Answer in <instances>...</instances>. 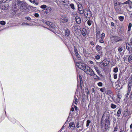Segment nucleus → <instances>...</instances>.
Here are the masks:
<instances>
[{
  "mask_svg": "<svg viewBox=\"0 0 132 132\" xmlns=\"http://www.w3.org/2000/svg\"><path fill=\"white\" fill-rule=\"evenodd\" d=\"M101 128L104 127V129L102 130H103L104 132L108 131L109 130L110 126V122L109 120V118H106L104 120V122H102L101 120Z\"/></svg>",
  "mask_w": 132,
  "mask_h": 132,
  "instance_id": "obj_1",
  "label": "nucleus"
},
{
  "mask_svg": "<svg viewBox=\"0 0 132 132\" xmlns=\"http://www.w3.org/2000/svg\"><path fill=\"white\" fill-rule=\"evenodd\" d=\"M16 3L18 5L20 6L19 8L21 11L24 12H28L29 11V9L27 7L26 4L24 2L17 1Z\"/></svg>",
  "mask_w": 132,
  "mask_h": 132,
  "instance_id": "obj_2",
  "label": "nucleus"
},
{
  "mask_svg": "<svg viewBox=\"0 0 132 132\" xmlns=\"http://www.w3.org/2000/svg\"><path fill=\"white\" fill-rule=\"evenodd\" d=\"M132 80L129 79L128 80V85H127V93L124 96L126 99L127 98L129 94L131 92V89Z\"/></svg>",
  "mask_w": 132,
  "mask_h": 132,
  "instance_id": "obj_3",
  "label": "nucleus"
},
{
  "mask_svg": "<svg viewBox=\"0 0 132 132\" xmlns=\"http://www.w3.org/2000/svg\"><path fill=\"white\" fill-rule=\"evenodd\" d=\"M19 8V5H18L17 3V4L16 3H14L12 5V9L14 12V13H12V14H13L12 17L13 16L16 14V12L18 10V8Z\"/></svg>",
  "mask_w": 132,
  "mask_h": 132,
  "instance_id": "obj_4",
  "label": "nucleus"
},
{
  "mask_svg": "<svg viewBox=\"0 0 132 132\" xmlns=\"http://www.w3.org/2000/svg\"><path fill=\"white\" fill-rule=\"evenodd\" d=\"M109 63V61L106 59L103 60L100 64V67L102 69H104L105 67L108 65Z\"/></svg>",
  "mask_w": 132,
  "mask_h": 132,
  "instance_id": "obj_5",
  "label": "nucleus"
},
{
  "mask_svg": "<svg viewBox=\"0 0 132 132\" xmlns=\"http://www.w3.org/2000/svg\"><path fill=\"white\" fill-rule=\"evenodd\" d=\"M76 63L77 67L84 71L87 69V65L84 63H79L77 62H76Z\"/></svg>",
  "mask_w": 132,
  "mask_h": 132,
  "instance_id": "obj_6",
  "label": "nucleus"
},
{
  "mask_svg": "<svg viewBox=\"0 0 132 132\" xmlns=\"http://www.w3.org/2000/svg\"><path fill=\"white\" fill-rule=\"evenodd\" d=\"M111 40L114 43L118 42L122 40V38L117 36H112L111 37Z\"/></svg>",
  "mask_w": 132,
  "mask_h": 132,
  "instance_id": "obj_7",
  "label": "nucleus"
},
{
  "mask_svg": "<svg viewBox=\"0 0 132 132\" xmlns=\"http://www.w3.org/2000/svg\"><path fill=\"white\" fill-rule=\"evenodd\" d=\"M84 71L87 74L90 75H92L94 72L93 70L91 68L88 66H87V69L85 70Z\"/></svg>",
  "mask_w": 132,
  "mask_h": 132,
  "instance_id": "obj_8",
  "label": "nucleus"
},
{
  "mask_svg": "<svg viewBox=\"0 0 132 132\" xmlns=\"http://www.w3.org/2000/svg\"><path fill=\"white\" fill-rule=\"evenodd\" d=\"M85 16L87 18H89L92 16L90 11L88 10H85L84 11Z\"/></svg>",
  "mask_w": 132,
  "mask_h": 132,
  "instance_id": "obj_9",
  "label": "nucleus"
},
{
  "mask_svg": "<svg viewBox=\"0 0 132 132\" xmlns=\"http://www.w3.org/2000/svg\"><path fill=\"white\" fill-rule=\"evenodd\" d=\"M73 28L76 33L79 34L81 31V28L79 25H75V26H73Z\"/></svg>",
  "mask_w": 132,
  "mask_h": 132,
  "instance_id": "obj_10",
  "label": "nucleus"
},
{
  "mask_svg": "<svg viewBox=\"0 0 132 132\" xmlns=\"http://www.w3.org/2000/svg\"><path fill=\"white\" fill-rule=\"evenodd\" d=\"M95 48L96 51H97L98 54L100 55H102V47L101 46L97 45L96 46Z\"/></svg>",
  "mask_w": 132,
  "mask_h": 132,
  "instance_id": "obj_11",
  "label": "nucleus"
},
{
  "mask_svg": "<svg viewBox=\"0 0 132 132\" xmlns=\"http://www.w3.org/2000/svg\"><path fill=\"white\" fill-rule=\"evenodd\" d=\"M78 6L79 12L81 14H82L84 13V9L82 5L79 4L78 5Z\"/></svg>",
  "mask_w": 132,
  "mask_h": 132,
  "instance_id": "obj_12",
  "label": "nucleus"
},
{
  "mask_svg": "<svg viewBox=\"0 0 132 132\" xmlns=\"http://www.w3.org/2000/svg\"><path fill=\"white\" fill-rule=\"evenodd\" d=\"M80 120H78L76 121V127L77 128H79L80 127H82L83 126V123L82 122H81L80 123Z\"/></svg>",
  "mask_w": 132,
  "mask_h": 132,
  "instance_id": "obj_13",
  "label": "nucleus"
},
{
  "mask_svg": "<svg viewBox=\"0 0 132 132\" xmlns=\"http://www.w3.org/2000/svg\"><path fill=\"white\" fill-rule=\"evenodd\" d=\"M101 30L98 28H96V38L99 39L100 32Z\"/></svg>",
  "mask_w": 132,
  "mask_h": 132,
  "instance_id": "obj_14",
  "label": "nucleus"
},
{
  "mask_svg": "<svg viewBox=\"0 0 132 132\" xmlns=\"http://www.w3.org/2000/svg\"><path fill=\"white\" fill-rule=\"evenodd\" d=\"M61 21L63 22H65L68 21V17L66 16H62L61 18Z\"/></svg>",
  "mask_w": 132,
  "mask_h": 132,
  "instance_id": "obj_15",
  "label": "nucleus"
},
{
  "mask_svg": "<svg viewBox=\"0 0 132 132\" xmlns=\"http://www.w3.org/2000/svg\"><path fill=\"white\" fill-rule=\"evenodd\" d=\"M130 114V112L128 110V109H127L125 110V111H124L123 116L124 117L128 116Z\"/></svg>",
  "mask_w": 132,
  "mask_h": 132,
  "instance_id": "obj_16",
  "label": "nucleus"
},
{
  "mask_svg": "<svg viewBox=\"0 0 132 132\" xmlns=\"http://www.w3.org/2000/svg\"><path fill=\"white\" fill-rule=\"evenodd\" d=\"M52 10V8L50 6H47L45 9V11H44L45 13L47 14L50 12Z\"/></svg>",
  "mask_w": 132,
  "mask_h": 132,
  "instance_id": "obj_17",
  "label": "nucleus"
},
{
  "mask_svg": "<svg viewBox=\"0 0 132 132\" xmlns=\"http://www.w3.org/2000/svg\"><path fill=\"white\" fill-rule=\"evenodd\" d=\"M69 127L71 128L72 130H73L76 127L73 122H71L70 123L69 126Z\"/></svg>",
  "mask_w": 132,
  "mask_h": 132,
  "instance_id": "obj_18",
  "label": "nucleus"
},
{
  "mask_svg": "<svg viewBox=\"0 0 132 132\" xmlns=\"http://www.w3.org/2000/svg\"><path fill=\"white\" fill-rule=\"evenodd\" d=\"M131 47L130 44L128 43H127L126 44V48L129 51V53H132V50H129L130 48Z\"/></svg>",
  "mask_w": 132,
  "mask_h": 132,
  "instance_id": "obj_19",
  "label": "nucleus"
},
{
  "mask_svg": "<svg viewBox=\"0 0 132 132\" xmlns=\"http://www.w3.org/2000/svg\"><path fill=\"white\" fill-rule=\"evenodd\" d=\"M47 27H45L44 26H43V27L50 30H52V29H53L55 27V25H47Z\"/></svg>",
  "mask_w": 132,
  "mask_h": 132,
  "instance_id": "obj_20",
  "label": "nucleus"
},
{
  "mask_svg": "<svg viewBox=\"0 0 132 132\" xmlns=\"http://www.w3.org/2000/svg\"><path fill=\"white\" fill-rule=\"evenodd\" d=\"M65 36L67 37H68L70 34V30L68 29H67L65 31Z\"/></svg>",
  "mask_w": 132,
  "mask_h": 132,
  "instance_id": "obj_21",
  "label": "nucleus"
},
{
  "mask_svg": "<svg viewBox=\"0 0 132 132\" xmlns=\"http://www.w3.org/2000/svg\"><path fill=\"white\" fill-rule=\"evenodd\" d=\"M81 32L82 36H85L87 34V30L83 28L82 29Z\"/></svg>",
  "mask_w": 132,
  "mask_h": 132,
  "instance_id": "obj_22",
  "label": "nucleus"
},
{
  "mask_svg": "<svg viewBox=\"0 0 132 132\" xmlns=\"http://www.w3.org/2000/svg\"><path fill=\"white\" fill-rule=\"evenodd\" d=\"M79 81L80 86H82V77L80 75L79 76V79H78V83H79Z\"/></svg>",
  "mask_w": 132,
  "mask_h": 132,
  "instance_id": "obj_23",
  "label": "nucleus"
},
{
  "mask_svg": "<svg viewBox=\"0 0 132 132\" xmlns=\"http://www.w3.org/2000/svg\"><path fill=\"white\" fill-rule=\"evenodd\" d=\"M75 20L77 23L78 24H79L81 22L80 18L78 16H76L75 17Z\"/></svg>",
  "mask_w": 132,
  "mask_h": 132,
  "instance_id": "obj_24",
  "label": "nucleus"
},
{
  "mask_svg": "<svg viewBox=\"0 0 132 132\" xmlns=\"http://www.w3.org/2000/svg\"><path fill=\"white\" fill-rule=\"evenodd\" d=\"M132 2L131 1L129 0H128L123 3H122V5H125L126 4H128L129 5H130L132 4Z\"/></svg>",
  "mask_w": 132,
  "mask_h": 132,
  "instance_id": "obj_25",
  "label": "nucleus"
},
{
  "mask_svg": "<svg viewBox=\"0 0 132 132\" xmlns=\"http://www.w3.org/2000/svg\"><path fill=\"white\" fill-rule=\"evenodd\" d=\"M91 76H93L94 77V79H95L96 80H99L100 79V77H99L97 75H96L95 73H94V74H93V75H90Z\"/></svg>",
  "mask_w": 132,
  "mask_h": 132,
  "instance_id": "obj_26",
  "label": "nucleus"
},
{
  "mask_svg": "<svg viewBox=\"0 0 132 132\" xmlns=\"http://www.w3.org/2000/svg\"><path fill=\"white\" fill-rule=\"evenodd\" d=\"M107 94L110 96V97H112L113 95V92L111 90H109L107 91Z\"/></svg>",
  "mask_w": 132,
  "mask_h": 132,
  "instance_id": "obj_27",
  "label": "nucleus"
},
{
  "mask_svg": "<svg viewBox=\"0 0 132 132\" xmlns=\"http://www.w3.org/2000/svg\"><path fill=\"white\" fill-rule=\"evenodd\" d=\"M115 9L116 10V11L117 13H120L121 12V9L119 7H115Z\"/></svg>",
  "mask_w": 132,
  "mask_h": 132,
  "instance_id": "obj_28",
  "label": "nucleus"
},
{
  "mask_svg": "<svg viewBox=\"0 0 132 132\" xmlns=\"http://www.w3.org/2000/svg\"><path fill=\"white\" fill-rule=\"evenodd\" d=\"M121 109L119 108L117 112V116L118 117H119L120 116L121 113Z\"/></svg>",
  "mask_w": 132,
  "mask_h": 132,
  "instance_id": "obj_29",
  "label": "nucleus"
},
{
  "mask_svg": "<svg viewBox=\"0 0 132 132\" xmlns=\"http://www.w3.org/2000/svg\"><path fill=\"white\" fill-rule=\"evenodd\" d=\"M122 4V3L121 2H117L114 3V8L115 7H119V6L120 5Z\"/></svg>",
  "mask_w": 132,
  "mask_h": 132,
  "instance_id": "obj_30",
  "label": "nucleus"
},
{
  "mask_svg": "<svg viewBox=\"0 0 132 132\" xmlns=\"http://www.w3.org/2000/svg\"><path fill=\"white\" fill-rule=\"evenodd\" d=\"M94 68L96 71L97 73L98 74H100V72H101L100 71H99V70L98 69V68L95 65L94 66Z\"/></svg>",
  "mask_w": 132,
  "mask_h": 132,
  "instance_id": "obj_31",
  "label": "nucleus"
},
{
  "mask_svg": "<svg viewBox=\"0 0 132 132\" xmlns=\"http://www.w3.org/2000/svg\"><path fill=\"white\" fill-rule=\"evenodd\" d=\"M76 55V57H77L78 59L80 60L81 59V56L78 53H75Z\"/></svg>",
  "mask_w": 132,
  "mask_h": 132,
  "instance_id": "obj_32",
  "label": "nucleus"
},
{
  "mask_svg": "<svg viewBox=\"0 0 132 132\" xmlns=\"http://www.w3.org/2000/svg\"><path fill=\"white\" fill-rule=\"evenodd\" d=\"M117 107V106L115 104L112 103L111 105V108L113 109H116Z\"/></svg>",
  "mask_w": 132,
  "mask_h": 132,
  "instance_id": "obj_33",
  "label": "nucleus"
},
{
  "mask_svg": "<svg viewBox=\"0 0 132 132\" xmlns=\"http://www.w3.org/2000/svg\"><path fill=\"white\" fill-rule=\"evenodd\" d=\"M132 60V54H130L129 55L128 59V61L129 62L131 61Z\"/></svg>",
  "mask_w": 132,
  "mask_h": 132,
  "instance_id": "obj_34",
  "label": "nucleus"
},
{
  "mask_svg": "<svg viewBox=\"0 0 132 132\" xmlns=\"http://www.w3.org/2000/svg\"><path fill=\"white\" fill-rule=\"evenodd\" d=\"M73 49L74 53H75V54L78 53V50L77 49V48L76 47L74 46H73Z\"/></svg>",
  "mask_w": 132,
  "mask_h": 132,
  "instance_id": "obj_35",
  "label": "nucleus"
},
{
  "mask_svg": "<svg viewBox=\"0 0 132 132\" xmlns=\"http://www.w3.org/2000/svg\"><path fill=\"white\" fill-rule=\"evenodd\" d=\"M121 98H117L116 99L115 102L117 103H120V99Z\"/></svg>",
  "mask_w": 132,
  "mask_h": 132,
  "instance_id": "obj_36",
  "label": "nucleus"
},
{
  "mask_svg": "<svg viewBox=\"0 0 132 132\" xmlns=\"http://www.w3.org/2000/svg\"><path fill=\"white\" fill-rule=\"evenodd\" d=\"M122 96V95L120 93H118L117 94V98H121Z\"/></svg>",
  "mask_w": 132,
  "mask_h": 132,
  "instance_id": "obj_37",
  "label": "nucleus"
},
{
  "mask_svg": "<svg viewBox=\"0 0 132 132\" xmlns=\"http://www.w3.org/2000/svg\"><path fill=\"white\" fill-rule=\"evenodd\" d=\"M91 123V121L90 120H88L86 122V127H88L89 125V124L90 123Z\"/></svg>",
  "mask_w": 132,
  "mask_h": 132,
  "instance_id": "obj_38",
  "label": "nucleus"
},
{
  "mask_svg": "<svg viewBox=\"0 0 132 132\" xmlns=\"http://www.w3.org/2000/svg\"><path fill=\"white\" fill-rule=\"evenodd\" d=\"M118 71V67L115 68L113 69V71L115 73H117Z\"/></svg>",
  "mask_w": 132,
  "mask_h": 132,
  "instance_id": "obj_39",
  "label": "nucleus"
},
{
  "mask_svg": "<svg viewBox=\"0 0 132 132\" xmlns=\"http://www.w3.org/2000/svg\"><path fill=\"white\" fill-rule=\"evenodd\" d=\"M105 37V34L103 32L101 35L100 38L101 39H103Z\"/></svg>",
  "mask_w": 132,
  "mask_h": 132,
  "instance_id": "obj_40",
  "label": "nucleus"
},
{
  "mask_svg": "<svg viewBox=\"0 0 132 132\" xmlns=\"http://www.w3.org/2000/svg\"><path fill=\"white\" fill-rule=\"evenodd\" d=\"M124 19V17L123 16H120L119 17V19L121 21H123Z\"/></svg>",
  "mask_w": 132,
  "mask_h": 132,
  "instance_id": "obj_41",
  "label": "nucleus"
},
{
  "mask_svg": "<svg viewBox=\"0 0 132 132\" xmlns=\"http://www.w3.org/2000/svg\"><path fill=\"white\" fill-rule=\"evenodd\" d=\"M46 5H43L40 6V7L42 9H46L47 7Z\"/></svg>",
  "mask_w": 132,
  "mask_h": 132,
  "instance_id": "obj_42",
  "label": "nucleus"
},
{
  "mask_svg": "<svg viewBox=\"0 0 132 132\" xmlns=\"http://www.w3.org/2000/svg\"><path fill=\"white\" fill-rule=\"evenodd\" d=\"M100 91H101L103 93L104 92L105 90V88L104 87L103 88H101L100 89Z\"/></svg>",
  "mask_w": 132,
  "mask_h": 132,
  "instance_id": "obj_43",
  "label": "nucleus"
},
{
  "mask_svg": "<svg viewBox=\"0 0 132 132\" xmlns=\"http://www.w3.org/2000/svg\"><path fill=\"white\" fill-rule=\"evenodd\" d=\"M97 84L98 86L100 87H102L103 85V84L102 82H100L98 83Z\"/></svg>",
  "mask_w": 132,
  "mask_h": 132,
  "instance_id": "obj_44",
  "label": "nucleus"
},
{
  "mask_svg": "<svg viewBox=\"0 0 132 132\" xmlns=\"http://www.w3.org/2000/svg\"><path fill=\"white\" fill-rule=\"evenodd\" d=\"M118 128L117 127H115L114 128L113 131V132H115L117 131H118Z\"/></svg>",
  "mask_w": 132,
  "mask_h": 132,
  "instance_id": "obj_45",
  "label": "nucleus"
},
{
  "mask_svg": "<svg viewBox=\"0 0 132 132\" xmlns=\"http://www.w3.org/2000/svg\"><path fill=\"white\" fill-rule=\"evenodd\" d=\"M6 24L5 22L3 21H2L0 22V24L1 25H5Z\"/></svg>",
  "mask_w": 132,
  "mask_h": 132,
  "instance_id": "obj_46",
  "label": "nucleus"
},
{
  "mask_svg": "<svg viewBox=\"0 0 132 132\" xmlns=\"http://www.w3.org/2000/svg\"><path fill=\"white\" fill-rule=\"evenodd\" d=\"M100 55H96L95 56V59L96 60H99L100 59Z\"/></svg>",
  "mask_w": 132,
  "mask_h": 132,
  "instance_id": "obj_47",
  "label": "nucleus"
},
{
  "mask_svg": "<svg viewBox=\"0 0 132 132\" xmlns=\"http://www.w3.org/2000/svg\"><path fill=\"white\" fill-rule=\"evenodd\" d=\"M113 78L115 79H116L117 78V73H114L113 74Z\"/></svg>",
  "mask_w": 132,
  "mask_h": 132,
  "instance_id": "obj_48",
  "label": "nucleus"
},
{
  "mask_svg": "<svg viewBox=\"0 0 132 132\" xmlns=\"http://www.w3.org/2000/svg\"><path fill=\"white\" fill-rule=\"evenodd\" d=\"M78 99L76 98L75 99H74L73 102H74V103H75V104H77L78 101H77Z\"/></svg>",
  "mask_w": 132,
  "mask_h": 132,
  "instance_id": "obj_49",
  "label": "nucleus"
},
{
  "mask_svg": "<svg viewBox=\"0 0 132 132\" xmlns=\"http://www.w3.org/2000/svg\"><path fill=\"white\" fill-rule=\"evenodd\" d=\"M85 92L86 93L87 95H88L89 94V91L88 89L87 88H86L85 89Z\"/></svg>",
  "mask_w": 132,
  "mask_h": 132,
  "instance_id": "obj_50",
  "label": "nucleus"
},
{
  "mask_svg": "<svg viewBox=\"0 0 132 132\" xmlns=\"http://www.w3.org/2000/svg\"><path fill=\"white\" fill-rule=\"evenodd\" d=\"M92 23H93V22L89 20L87 22V23L88 25H91V24Z\"/></svg>",
  "mask_w": 132,
  "mask_h": 132,
  "instance_id": "obj_51",
  "label": "nucleus"
},
{
  "mask_svg": "<svg viewBox=\"0 0 132 132\" xmlns=\"http://www.w3.org/2000/svg\"><path fill=\"white\" fill-rule=\"evenodd\" d=\"M95 43L93 42H89V44L92 46H93L95 45Z\"/></svg>",
  "mask_w": 132,
  "mask_h": 132,
  "instance_id": "obj_52",
  "label": "nucleus"
},
{
  "mask_svg": "<svg viewBox=\"0 0 132 132\" xmlns=\"http://www.w3.org/2000/svg\"><path fill=\"white\" fill-rule=\"evenodd\" d=\"M25 19L28 21H29L31 20V18H30L29 16H26L25 17Z\"/></svg>",
  "mask_w": 132,
  "mask_h": 132,
  "instance_id": "obj_53",
  "label": "nucleus"
},
{
  "mask_svg": "<svg viewBox=\"0 0 132 132\" xmlns=\"http://www.w3.org/2000/svg\"><path fill=\"white\" fill-rule=\"evenodd\" d=\"M118 51L119 52H121L122 51V47H119L118 49Z\"/></svg>",
  "mask_w": 132,
  "mask_h": 132,
  "instance_id": "obj_54",
  "label": "nucleus"
},
{
  "mask_svg": "<svg viewBox=\"0 0 132 132\" xmlns=\"http://www.w3.org/2000/svg\"><path fill=\"white\" fill-rule=\"evenodd\" d=\"M70 6L72 9L73 10L75 9L74 5L73 4H71Z\"/></svg>",
  "mask_w": 132,
  "mask_h": 132,
  "instance_id": "obj_55",
  "label": "nucleus"
},
{
  "mask_svg": "<svg viewBox=\"0 0 132 132\" xmlns=\"http://www.w3.org/2000/svg\"><path fill=\"white\" fill-rule=\"evenodd\" d=\"M96 112H97V114H99V106L96 108Z\"/></svg>",
  "mask_w": 132,
  "mask_h": 132,
  "instance_id": "obj_56",
  "label": "nucleus"
},
{
  "mask_svg": "<svg viewBox=\"0 0 132 132\" xmlns=\"http://www.w3.org/2000/svg\"><path fill=\"white\" fill-rule=\"evenodd\" d=\"M131 25H128V31H130L131 30Z\"/></svg>",
  "mask_w": 132,
  "mask_h": 132,
  "instance_id": "obj_57",
  "label": "nucleus"
},
{
  "mask_svg": "<svg viewBox=\"0 0 132 132\" xmlns=\"http://www.w3.org/2000/svg\"><path fill=\"white\" fill-rule=\"evenodd\" d=\"M103 39H101L100 40L99 42L103 44L104 43V41L103 40Z\"/></svg>",
  "mask_w": 132,
  "mask_h": 132,
  "instance_id": "obj_58",
  "label": "nucleus"
},
{
  "mask_svg": "<svg viewBox=\"0 0 132 132\" xmlns=\"http://www.w3.org/2000/svg\"><path fill=\"white\" fill-rule=\"evenodd\" d=\"M74 108H75V110L77 111H78V108L77 106H74Z\"/></svg>",
  "mask_w": 132,
  "mask_h": 132,
  "instance_id": "obj_59",
  "label": "nucleus"
},
{
  "mask_svg": "<svg viewBox=\"0 0 132 132\" xmlns=\"http://www.w3.org/2000/svg\"><path fill=\"white\" fill-rule=\"evenodd\" d=\"M129 97H130V99L132 100V91L131 92Z\"/></svg>",
  "mask_w": 132,
  "mask_h": 132,
  "instance_id": "obj_60",
  "label": "nucleus"
},
{
  "mask_svg": "<svg viewBox=\"0 0 132 132\" xmlns=\"http://www.w3.org/2000/svg\"><path fill=\"white\" fill-rule=\"evenodd\" d=\"M34 15L36 17H38L39 16V14L37 13H36Z\"/></svg>",
  "mask_w": 132,
  "mask_h": 132,
  "instance_id": "obj_61",
  "label": "nucleus"
},
{
  "mask_svg": "<svg viewBox=\"0 0 132 132\" xmlns=\"http://www.w3.org/2000/svg\"><path fill=\"white\" fill-rule=\"evenodd\" d=\"M70 53L71 54V55L72 56H73V52L72 51H70Z\"/></svg>",
  "mask_w": 132,
  "mask_h": 132,
  "instance_id": "obj_62",
  "label": "nucleus"
},
{
  "mask_svg": "<svg viewBox=\"0 0 132 132\" xmlns=\"http://www.w3.org/2000/svg\"><path fill=\"white\" fill-rule=\"evenodd\" d=\"M46 24H47V25H52V24L51 23H51L50 24V22H46Z\"/></svg>",
  "mask_w": 132,
  "mask_h": 132,
  "instance_id": "obj_63",
  "label": "nucleus"
},
{
  "mask_svg": "<svg viewBox=\"0 0 132 132\" xmlns=\"http://www.w3.org/2000/svg\"><path fill=\"white\" fill-rule=\"evenodd\" d=\"M131 45H132V38H131V39L130 40V42Z\"/></svg>",
  "mask_w": 132,
  "mask_h": 132,
  "instance_id": "obj_64",
  "label": "nucleus"
}]
</instances>
